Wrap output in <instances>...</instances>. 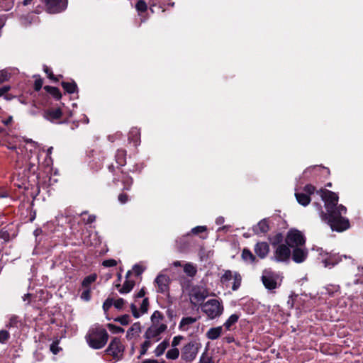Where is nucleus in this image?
I'll return each instance as SVG.
<instances>
[{
    "label": "nucleus",
    "instance_id": "obj_1",
    "mask_svg": "<svg viewBox=\"0 0 363 363\" xmlns=\"http://www.w3.org/2000/svg\"><path fill=\"white\" fill-rule=\"evenodd\" d=\"M320 216L333 231L342 232L350 228L349 220L342 216L347 208L345 206H319Z\"/></svg>",
    "mask_w": 363,
    "mask_h": 363
},
{
    "label": "nucleus",
    "instance_id": "obj_2",
    "mask_svg": "<svg viewBox=\"0 0 363 363\" xmlns=\"http://www.w3.org/2000/svg\"><path fill=\"white\" fill-rule=\"evenodd\" d=\"M86 340L90 347L99 350L107 343L108 334L101 325H96L90 328L86 335Z\"/></svg>",
    "mask_w": 363,
    "mask_h": 363
},
{
    "label": "nucleus",
    "instance_id": "obj_3",
    "mask_svg": "<svg viewBox=\"0 0 363 363\" xmlns=\"http://www.w3.org/2000/svg\"><path fill=\"white\" fill-rule=\"evenodd\" d=\"M200 307L201 311L211 320L219 318L224 311L222 301L214 298L209 299L206 302L201 303Z\"/></svg>",
    "mask_w": 363,
    "mask_h": 363
},
{
    "label": "nucleus",
    "instance_id": "obj_4",
    "mask_svg": "<svg viewBox=\"0 0 363 363\" xmlns=\"http://www.w3.org/2000/svg\"><path fill=\"white\" fill-rule=\"evenodd\" d=\"M330 174V171L328 167L315 165L306 168L303 172V177L308 181L317 179L320 176L324 179L328 178Z\"/></svg>",
    "mask_w": 363,
    "mask_h": 363
},
{
    "label": "nucleus",
    "instance_id": "obj_5",
    "mask_svg": "<svg viewBox=\"0 0 363 363\" xmlns=\"http://www.w3.org/2000/svg\"><path fill=\"white\" fill-rule=\"evenodd\" d=\"M107 167L109 172H112L113 174V182L116 185H117L118 183L121 182L123 184V190L130 189V187L133 183V179L128 173L121 170L119 174H116V168L113 164H108Z\"/></svg>",
    "mask_w": 363,
    "mask_h": 363
},
{
    "label": "nucleus",
    "instance_id": "obj_6",
    "mask_svg": "<svg viewBox=\"0 0 363 363\" xmlns=\"http://www.w3.org/2000/svg\"><path fill=\"white\" fill-rule=\"evenodd\" d=\"M314 195H317V189L311 184L305 185L301 191H296L295 193L296 199L299 204H310L311 196Z\"/></svg>",
    "mask_w": 363,
    "mask_h": 363
},
{
    "label": "nucleus",
    "instance_id": "obj_7",
    "mask_svg": "<svg viewBox=\"0 0 363 363\" xmlns=\"http://www.w3.org/2000/svg\"><path fill=\"white\" fill-rule=\"evenodd\" d=\"M264 287L269 291H273L280 286L279 276L270 269H264L261 277Z\"/></svg>",
    "mask_w": 363,
    "mask_h": 363
},
{
    "label": "nucleus",
    "instance_id": "obj_8",
    "mask_svg": "<svg viewBox=\"0 0 363 363\" xmlns=\"http://www.w3.org/2000/svg\"><path fill=\"white\" fill-rule=\"evenodd\" d=\"M201 347V344L196 341H191L185 345L182 350V359L186 362H193Z\"/></svg>",
    "mask_w": 363,
    "mask_h": 363
},
{
    "label": "nucleus",
    "instance_id": "obj_9",
    "mask_svg": "<svg viewBox=\"0 0 363 363\" xmlns=\"http://www.w3.org/2000/svg\"><path fill=\"white\" fill-rule=\"evenodd\" d=\"M125 347L122 344L120 338L113 337L109 345L105 350L107 354L111 355L115 361H118L123 356Z\"/></svg>",
    "mask_w": 363,
    "mask_h": 363
},
{
    "label": "nucleus",
    "instance_id": "obj_10",
    "mask_svg": "<svg viewBox=\"0 0 363 363\" xmlns=\"http://www.w3.org/2000/svg\"><path fill=\"white\" fill-rule=\"evenodd\" d=\"M209 296L208 290L202 286H194L189 292L190 303L196 306L203 302Z\"/></svg>",
    "mask_w": 363,
    "mask_h": 363
},
{
    "label": "nucleus",
    "instance_id": "obj_11",
    "mask_svg": "<svg viewBox=\"0 0 363 363\" xmlns=\"http://www.w3.org/2000/svg\"><path fill=\"white\" fill-rule=\"evenodd\" d=\"M49 13H58L67 9V0H40Z\"/></svg>",
    "mask_w": 363,
    "mask_h": 363
},
{
    "label": "nucleus",
    "instance_id": "obj_12",
    "mask_svg": "<svg viewBox=\"0 0 363 363\" xmlns=\"http://www.w3.org/2000/svg\"><path fill=\"white\" fill-rule=\"evenodd\" d=\"M286 244L291 247L303 246L306 239L302 233L298 230H290L285 240Z\"/></svg>",
    "mask_w": 363,
    "mask_h": 363
},
{
    "label": "nucleus",
    "instance_id": "obj_13",
    "mask_svg": "<svg viewBox=\"0 0 363 363\" xmlns=\"http://www.w3.org/2000/svg\"><path fill=\"white\" fill-rule=\"evenodd\" d=\"M274 250L272 259L277 262H284L289 259L291 250L288 246L284 244L277 245L274 247Z\"/></svg>",
    "mask_w": 363,
    "mask_h": 363
},
{
    "label": "nucleus",
    "instance_id": "obj_14",
    "mask_svg": "<svg viewBox=\"0 0 363 363\" xmlns=\"http://www.w3.org/2000/svg\"><path fill=\"white\" fill-rule=\"evenodd\" d=\"M317 195L321 198L324 204H338L339 196L335 192L321 187L317 189Z\"/></svg>",
    "mask_w": 363,
    "mask_h": 363
},
{
    "label": "nucleus",
    "instance_id": "obj_15",
    "mask_svg": "<svg viewBox=\"0 0 363 363\" xmlns=\"http://www.w3.org/2000/svg\"><path fill=\"white\" fill-rule=\"evenodd\" d=\"M167 325L165 324H152L146 330L144 337L145 339L152 340L155 339V341L160 340V335L166 330Z\"/></svg>",
    "mask_w": 363,
    "mask_h": 363
},
{
    "label": "nucleus",
    "instance_id": "obj_16",
    "mask_svg": "<svg viewBox=\"0 0 363 363\" xmlns=\"http://www.w3.org/2000/svg\"><path fill=\"white\" fill-rule=\"evenodd\" d=\"M43 116L46 120L50 121L51 123H62V121H60V120L62 118L63 113L60 108H48L43 111Z\"/></svg>",
    "mask_w": 363,
    "mask_h": 363
},
{
    "label": "nucleus",
    "instance_id": "obj_17",
    "mask_svg": "<svg viewBox=\"0 0 363 363\" xmlns=\"http://www.w3.org/2000/svg\"><path fill=\"white\" fill-rule=\"evenodd\" d=\"M157 285V291L161 294H166L169 291V277L166 274H159L155 279Z\"/></svg>",
    "mask_w": 363,
    "mask_h": 363
},
{
    "label": "nucleus",
    "instance_id": "obj_18",
    "mask_svg": "<svg viewBox=\"0 0 363 363\" xmlns=\"http://www.w3.org/2000/svg\"><path fill=\"white\" fill-rule=\"evenodd\" d=\"M308 253V250L303 246L294 247L292 259L296 263H302L306 259Z\"/></svg>",
    "mask_w": 363,
    "mask_h": 363
},
{
    "label": "nucleus",
    "instance_id": "obj_19",
    "mask_svg": "<svg viewBox=\"0 0 363 363\" xmlns=\"http://www.w3.org/2000/svg\"><path fill=\"white\" fill-rule=\"evenodd\" d=\"M148 306H149V301H148L147 298H145L140 305V313L138 312L136 305L135 303H132L130 305V309H131L133 315L135 318H138L141 314H144L147 312Z\"/></svg>",
    "mask_w": 363,
    "mask_h": 363
},
{
    "label": "nucleus",
    "instance_id": "obj_20",
    "mask_svg": "<svg viewBox=\"0 0 363 363\" xmlns=\"http://www.w3.org/2000/svg\"><path fill=\"white\" fill-rule=\"evenodd\" d=\"M269 252V245L265 242H257L255 246V252L260 259L265 258Z\"/></svg>",
    "mask_w": 363,
    "mask_h": 363
},
{
    "label": "nucleus",
    "instance_id": "obj_21",
    "mask_svg": "<svg viewBox=\"0 0 363 363\" xmlns=\"http://www.w3.org/2000/svg\"><path fill=\"white\" fill-rule=\"evenodd\" d=\"M128 141L138 146L140 143V130L138 128H132L128 133Z\"/></svg>",
    "mask_w": 363,
    "mask_h": 363
},
{
    "label": "nucleus",
    "instance_id": "obj_22",
    "mask_svg": "<svg viewBox=\"0 0 363 363\" xmlns=\"http://www.w3.org/2000/svg\"><path fill=\"white\" fill-rule=\"evenodd\" d=\"M127 152L125 149H118L115 155V160L118 164L117 169H120L121 167H123L126 164Z\"/></svg>",
    "mask_w": 363,
    "mask_h": 363
},
{
    "label": "nucleus",
    "instance_id": "obj_23",
    "mask_svg": "<svg viewBox=\"0 0 363 363\" xmlns=\"http://www.w3.org/2000/svg\"><path fill=\"white\" fill-rule=\"evenodd\" d=\"M199 318H194V317H184L182 318L179 328L182 331H187L189 329V325L195 323Z\"/></svg>",
    "mask_w": 363,
    "mask_h": 363
},
{
    "label": "nucleus",
    "instance_id": "obj_24",
    "mask_svg": "<svg viewBox=\"0 0 363 363\" xmlns=\"http://www.w3.org/2000/svg\"><path fill=\"white\" fill-rule=\"evenodd\" d=\"M223 333V326L211 328L206 333L208 340H215L218 339Z\"/></svg>",
    "mask_w": 363,
    "mask_h": 363
},
{
    "label": "nucleus",
    "instance_id": "obj_25",
    "mask_svg": "<svg viewBox=\"0 0 363 363\" xmlns=\"http://www.w3.org/2000/svg\"><path fill=\"white\" fill-rule=\"evenodd\" d=\"M61 86L65 92L68 94H74L75 92H78L77 84L73 79H72L71 82H62Z\"/></svg>",
    "mask_w": 363,
    "mask_h": 363
},
{
    "label": "nucleus",
    "instance_id": "obj_26",
    "mask_svg": "<svg viewBox=\"0 0 363 363\" xmlns=\"http://www.w3.org/2000/svg\"><path fill=\"white\" fill-rule=\"evenodd\" d=\"M134 285V281L126 279L122 287H121L120 284H116V287L118 289V291L121 294H128L133 289Z\"/></svg>",
    "mask_w": 363,
    "mask_h": 363
},
{
    "label": "nucleus",
    "instance_id": "obj_27",
    "mask_svg": "<svg viewBox=\"0 0 363 363\" xmlns=\"http://www.w3.org/2000/svg\"><path fill=\"white\" fill-rule=\"evenodd\" d=\"M342 260V258L339 255H330L328 258L323 260V263L325 267H332L337 264Z\"/></svg>",
    "mask_w": 363,
    "mask_h": 363
},
{
    "label": "nucleus",
    "instance_id": "obj_28",
    "mask_svg": "<svg viewBox=\"0 0 363 363\" xmlns=\"http://www.w3.org/2000/svg\"><path fill=\"white\" fill-rule=\"evenodd\" d=\"M44 89L46 91L47 93L50 94L56 101H59L62 99V95L59 88L46 85L44 86Z\"/></svg>",
    "mask_w": 363,
    "mask_h": 363
},
{
    "label": "nucleus",
    "instance_id": "obj_29",
    "mask_svg": "<svg viewBox=\"0 0 363 363\" xmlns=\"http://www.w3.org/2000/svg\"><path fill=\"white\" fill-rule=\"evenodd\" d=\"M269 230V225L266 219L259 221L257 225L253 227V231L256 234H264Z\"/></svg>",
    "mask_w": 363,
    "mask_h": 363
},
{
    "label": "nucleus",
    "instance_id": "obj_30",
    "mask_svg": "<svg viewBox=\"0 0 363 363\" xmlns=\"http://www.w3.org/2000/svg\"><path fill=\"white\" fill-rule=\"evenodd\" d=\"M242 258L245 262L248 264H253L256 262L255 256L250 250L246 248H245L242 252Z\"/></svg>",
    "mask_w": 363,
    "mask_h": 363
},
{
    "label": "nucleus",
    "instance_id": "obj_31",
    "mask_svg": "<svg viewBox=\"0 0 363 363\" xmlns=\"http://www.w3.org/2000/svg\"><path fill=\"white\" fill-rule=\"evenodd\" d=\"M140 330L141 326L140 323H135L127 331L126 337L128 339H132L135 335H138Z\"/></svg>",
    "mask_w": 363,
    "mask_h": 363
},
{
    "label": "nucleus",
    "instance_id": "obj_32",
    "mask_svg": "<svg viewBox=\"0 0 363 363\" xmlns=\"http://www.w3.org/2000/svg\"><path fill=\"white\" fill-rule=\"evenodd\" d=\"M184 272L188 277H194L197 273L196 265L191 262L186 263L184 265Z\"/></svg>",
    "mask_w": 363,
    "mask_h": 363
},
{
    "label": "nucleus",
    "instance_id": "obj_33",
    "mask_svg": "<svg viewBox=\"0 0 363 363\" xmlns=\"http://www.w3.org/2000/svg\"><path fill=\"white\" fill-rule=\"evenodd\" d=\"M168 346H169L168 340H165L162 341L161 343H160L154 351L155 356L160 357L162 354H163Z\"/></svg>",
    "mask_w": 363,
    "mask_h": 363
},
{
    "label": "nucleus",
    "instance_id": "obj_34",
    "mask_svg": "<svg viewBox=\"0 0 363 363\" xmlns=\"http://www.w3.org/2000/svg\"><path fill=\"white\" fill-rule=\"evenodd\" d=\"M240 316L238 314H232L224 323L223 327L225 328L227 330L230 329V327L238 322Z\"/></svg>",
    "mask_w": 363,
    "mask_h": 363
},
{
    "label": "nucleus",
    "instance_id": "obj_35",
    "mask_svg": "<svg viewBox=\"0 0 363 363\" xmlns=\"http://www.w3.org/2000/svg\"><path fill=\"white\" fill-rule=\"evenodd\" d=\"M43 71L47 74L48 78H49L50 80H52L53 82H57L59 81L60 77H62V75H59L57 77L55 76L52 69L50 67H48L47 65L43 66Z\"/></svg>",
    "mask_w": 363,
    "mask_h": 363
},
{
    "label": "nucleus",
    "instance_id": "obj_36",
    "mask_svg": "<svg viewBox=\"0 0 363 363\" xmlns=\"http://www.w3.org/2000/svg\"><path fill=\"white\" fill-rule=\"evenodd\" d=\"M96 274H91L89 276L86 277L84 280L82 281V285L85 289H90L89 286L96 281Z\"/></svg>",
    "mask_w": 363,
    "mask_h": 363
},
{
    "label": "nucleus",
    "instance_id": "obj_37",
    "mask_svg": "<svg viewBox=\"0 0 363 363\" xmlns=\"http://www.w3.org/2000/svg\"><path fill=\"white\" fill-rule=\"evenodd\" d=\"M11 89V86L9 85L3 86L0 87V97L4 96L6 100H11L13 98L10 94H7L8 91Z\"/></svg>",
    "mask_w": 363,
    "mask_h": 363
},
{
    "label": "nucleus",
    "instance_id": "obj_38",
    "mask_svg": "<svg viewBox=\"0 0 363 363\" xmlns=\"http://www.w3.org/2000/svg\"><path fill=\"white\" fill-rule=\"evenodd\" d=\"M233 277H234V274L230 270H225V271H224V273L223 274V275L220 277V281L223 284H225L228 281L233 279Z\"/></svg>",
    "mask_w": 363,
    "mask_h": 363
},
{
    "label": "nucleus",
    "instance_id": "obj_39",
    "mask_svg": "<svg viewBox=\"0 0 363 363\" xmlns=\"http://www.w3.org/2000/svg\"><path fill=\"white\" fill-rule=\"evenodd\" d=\"M233 284L232 286L233 291H236L240 286L241 284V277L238 272L234 273Z\"/></svg>",
    "mask_w": 363,
    "mask_h": 363
},
{
    "label": "nucleus",
    "instance_id": "obj_40",
    "mask_svg": "<svg viewBox=\"0 0 363 363\" xmlns=\"http://www.w3.org/2000/svg\"><path fill=\"white\" fill-rule=\"evenodd\" d=\"M207 231V228L205 225H199L193 228L189 233L186 234V235H189L190 234L193 235H199V233H202Z\"/></svg>",
    "mask_w": 363,
    "mask_h": 363
},
{
    "label": "nucleus",
    "instance_id": "obj_41",
    "mask_svg": "<svg viewBox=\"0 0 363 363\" xmlns=\"http://www.w3.org/2000/svg\"><path fill=\"white\" fill-rule=\"evenodd\" d=\"M135 9L138 12L143 13L147 10V5L144 0H138L135 4Z\"/></svg>",
    "mask_w": 363,
    "mask_h": 363
},
{
    "label": "nucleus",
    "instance_id": "obj_42",
    "mask_svg": "<svg viewBox=\"0 0 363 363\" xmlns=\"http://www.w3.org/2000/svg\"><path fill=\"white\" fill-rule=\"evenodd\" d=\"M179 355V351L177 348H172L167 351L166 357L169 359H176Z\"/></svg>",
    "mask_w": 363,
    "mask_h": 363
},
{
    "label": "nucleus",
    "instance_id": "obj_43",
    "mask_svg": "<svg viewBox=\"0 0 363 363\" xmlns=\"http://www.w3.org/2000/svg\"><path fill=\"white\" fill-rule=\"evenodd\" d=\"M130 315H123L120 317L115 318V321L119 322L123 325H127L130 323Z\"/></svg>",
    "mask_w": 363,
    "mask_h": 363
},
{
    "label": "nucleus",
    "instance_id": "obj_44",
    "mask_svg": "<svg viewBox=\"0 0 363 363\" xmlns=\"http://www.w3.org/2000/svg\"><path fill=\"white\" fill-rule=\"evenodd\" d=\"M10 338V333L6 330H0V343L5 344Z\"/></svg>",
    "mask_w": 363,
    "mask_h": 363
},
{
    "label": "nucleus",
    "instance_id": "obj_45",
    "mask_svg": "<svg viewBox=\"0 0 363 363\" xmlns=\"http://www.w3.org/2000/svg\"><path fill=\"white\" fill-rule=\"evenodd\" d=\"M163 318L162 314L158 311H155L151 315V320L153 324H157Z\"/></svg>",
    "mask_w": 363,
    "mask_h": 363
},
{
    "label": "nucleus",
    "instance_id": "obj_46",
    "mask_svg": "<svg viewBox=\"0 0 363 363\" xmlns=\"http://www.w3.org/2000/svg\"><path fill=\"white\" fill-rule=\"evenodd\" d=\"M107 326H108V328L109 329V330L111 332H112L113 333L117 334V333H121L124 332L123 328H122L121 327H119V326H116L113 324L108 323L107 325Z\"/></svg>",
    "mask_w": 363,
    "mask_h": 363
},
{
    "label": "nucleus",
    "instance_id": "obj_47",
    "mask_svg": "<svg viewBox=\"0 0 363 363\" xmlns=\"http://www.w3.org/2000/svg\"><path fill=\"white\" fill-rule=\"evenodd\" d=\"M283 240V235L281 233H277L273 238L271 240V242L272 246L274 247L277 245H280L279 242H281Z\"/></svg>",
    "mask_w": 363,
    "mask_h": 363
},
{
    "label": "nucleus",
    "instance_id": "obj_48",
    "mask_svg": "<svg viewBox=\"0 0 363 363\" xmlns=\"http://www.w3.org/2000/svg\"><path fill=\"white\" fill-rule=\"evenodd\" d=\"M151 341L150 340L146 339V340L142 344L140 355H144L147 352V350L151 346Z\"/></svg>",
    "mask_w": 363,
    "mask_h": 363
},
{
    "label": "nucleus",
    "instance_id": "obj_49",
    "mask_svg": "<svg viewBox=\"0 0 363 363\" xmlns=\"http://www.w3.org/2000/svg\"><path fill=\"white\" fill-rule=\"evenodd\" d=\"M43 79L39 76L38 78H37L35 80V82H34V90L35 91H39L41 89H42V86H43Z\"/></svg>",
    "mask_w": 363,
    "mask_h": 363
},
{
    "label": "nucleus",
    "instance_id": "obj_50",
    "mask_svg": "<svg viewBox=\"0 0 363 363\" xmlns=\"http://www.w3.org/2000/svg\"><path fill=\"white\" fill-rule=\"evenodd\" d=\"M81 298L85 301H89L91 299V289H85L82 294H81Z\"/></svg>",
    "mask_w": 363,
    "mask_h": 363
},
{
    "label": "nucleus",
    "instance_id": "obj_51",
    "mask_svg": "<svg viewBox=\"0 0 363 363\" xmlns=\"http://www.w3.org/2000/svg\"><path fill=\"white\" fill-rule=\"evenodd\" d=\"M10 78L9 73L6 70L0 71V84L8 81Z\"/></svg>",
    "mask_w": 363,
    "mask_h": 363
},
{
    "label": "nucleus",
    "instance_id": "obj_52",
    "mask_svg": "<svg viewBox=\"0 0 363 363\" xmlns=\"http://www.w3.org/2000/svg\"><path fill=\"white\" fill-rule=\"evenodd\" d=\"M199 363H213L211 357H208L206 352H203L199 359Z\"/></svg>",
    "mask_w": 363,
    "mask_h": 363
},
{
    "label": "nucleus",
    "instance_id": "obj_53",
    "mask_svg": "<svg viewBox=\"0 0 363 363\" xmlns=\"http://www.w3.org/2000/svg\"><path fill=\"white\" fill-rule=\"evenodd\" d=\"M113 305V298H107L103 303V309L104 311H108V309Z\"/></svg>",
    "mask_w": 363,
    "mask_h": 363
},
{
    "label": "nucleus",
    "instance_id": "obj_54",
    "mask_svg": "<svg viewBox=\"0 0 363 363\" xmlns=\"http://www.w3.org/2000/svg\"><path fill=\"white\" fill-rule=\"evenodd\" d=\"M102 264L106 267H112L116 266L117 262L113 259H109L104 260Z\"/></svg>",
    "mask_w": 363,
    "mask_h": 363
},
{
    "label": "nucleus",
    "instance_id": "obj_55",
    "mask_svg": "<svg viewBox=\"0 0 363 363\" xmlns=\"http://www.w3.org/2000/svg\"><path fill=\"white\" fill-rule=\"evenodd\" d=\"M118 201L121 203H125L129 201V196L126 193H121L118 197Z\"/></svg>",
    "mask_w": 363,
    "mask_h": 363
},
{
    "label": "nucleus",
    "instance_id": "obj_56",
    "mask_svg": "<svg viewBox=\"0 0 363 363\" xmlns=\"http://www.w3.org/2000/svg\"><path fill=\"white\" fill-rule=\"evenodd\" d=\"M125 303V300L122 298H118L115 301H113V306L117 309H121Z\"/></svg>",
    "mask_w": 363,
    "mask_h": 363
},
{
    "label": "nucleus",
    "instance_id": "obj_57",
    "mask_svg": "<svg viewBox=\"0 0 363 363\" xmlns=\"http://www.w3.org/2000/svg\"><path fill=\"white\" fill-rule=\"evenodd\" d=\"M183 238H180L176 240V246L178 248L179 252H184L186 249V247L182 243Z\"/></svg>",
    "mask_w": 363,
    "mask_h": 363
},
{
    "label": "nucleus",
    "instance_id": "obj_58",
    "mask_svg": "<svg viewBox=\"0 0 363 363\" xmlns=\"http://www.w3.org/2000/svg\"><path fill=\"white\" fill-rule=\"evenodd\" d=\"M61 349L58 347V343L57 342H53L51 345H50V351L54 354H57L59 351Z\"/></svg>",
    "mask_w": 363,
    "mask_h": 363
},
{
    "label": "nucleus",
    "instance_id": "obj_59",
    "mask_svg": "<svg viewBox=\"0 0 363 363\" xmlns=\"http://www.w3.org/2000/svg\"><path fill=\"white\" fill-rule=\"evenodd\" d=\"M0 238L7 242L10 239V235L6 230H0Z\"/></svg>",
    "mask_w": 363,
    "mask_h": 363
},
{
    "label": "nucleus",
    "instance_id": "obj_60",
    "mask_svg": "<svg viewBox=\"0 0 363 363\" xmlns=\"http://www.w3.org/2000/svg\"><path fill=\"white\" fill-rule=\"evenodd\" d=\"M18 323V317L16 315H13L10 318L9 325L11 327H17V324Z\"/></svg>",
    "mask_w": 363,
    "mask_h": 363
},
{
    "label": "nucleus",
    "instance_id": "obj_61",
    "mask_svg": "<svg viewBox=\"0 0 363 363\" xmlns=\"http://www.w3.org/2000/svg\"><path fill=\"white\" fill-rule=\"evenodd\" d=\"M182 339V336H176L173 338L172 340V347H176L177 346L179 342H180V340Z\"/></svg>",
    "mask_w": 363,
    "mask_h": 363
},
{
    "label": "nucleus",
    "instance_id": "obj_62",
    "mask_svg": "<svg viewBox=\"0 0 363 363\" xmlns=\"http://www.w3.org/2000/svg\"><path fill=\"white\" fill-rule=\"evenodd\" d=\"M96 220V216L94 215H89L86 220L84 218V220L86 222V223H92Z\"/></svg>",
    "mask_w": 363,
    "mask_h": 363
},
{
    "label": "nucleus",
    "instance_id": "obj_63",
    "mask_svg": "<svg viewBox=\"0 0 363 363\" xmlns=\"http://www.w3.org/2000/svg\"><path fill=\"white\" fill-rule=\"evenodd\" d=\"M133 269L138 275L142 274V272H143V269L141 268V267L138 264H135L133 267Z\"/></svg>",
    "mask_w": 363,
    "mask_h": 363
},
{
    "label": "nucleus",
    "instance_id": "obj_64",
    "mask_svg": "<svg viewBox=\"0 0 363 363\" xmlns=\"http://www.w3.org/2000/svg\"><path fill=\"white\" fill-rule=\"evenodd\" d=\"M12 121H13V117L11 116H10L6 120H3L2 123L5 125L8 126V125H9L12 123Z\"/></svg>",
    "mask_w": 363,
    "mask_h": 363
}]
</instances>
